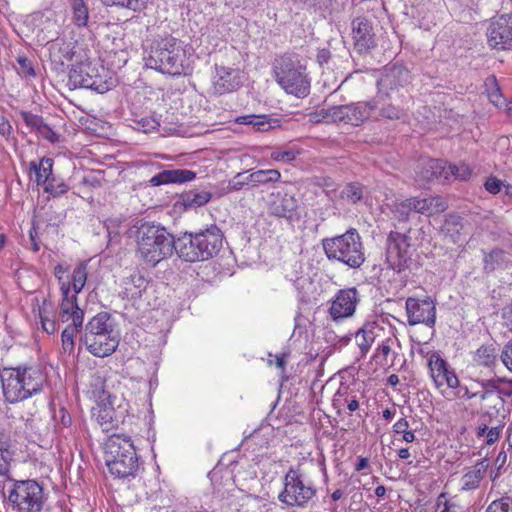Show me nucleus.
Returning <instances> with one entry per match:
<instances>
[{
	"label": "nucleus",
	"instance_id": "nucleus-18",
	"mask_svg": "<svg viewBox=\"0 0 512 512\" xmlns=\"http://www.w3.org/2000/svg\"><path fill=\"white\" fill-rule=\"evenodd\" d=\"M426 167L427 172H431V177L445 181H466L472 175V169L465 163L452 164L439 159H430Z\"/></svg>",
	"mask_w": 512,
	"mask_h": 512
},
{
	"label": "nucleus",
	"instance_id": "nucleus-58",
	"mask_svg": "<svg viewBox=\"0 0 512 512\" xmlns=\"http://www.w3.org/2000/svg\"><path fill=\"white\" fill-rule=\"evenodd\" d=\"M504 186V182L495 176H490L484 182V187L490 194H498Z\"/></svg>",
	"mask_w": 512,
	"mask_h": 512
},
{
	"label": "nucleus",
	"instance_id": "nucleus-59",
	"mask_svg": "<svg viewBox=\"0 0 512 512\" xmlns=\"http://www.w3.org/2000/svg\"><path fill=\"white\" fill-rule=\"evenodd\" d=\"M37 133L45 140L50 143L59 142V135L46 123L44 122Z\"/></svg>",
	"mask_w": 512,
	"mask_h": 512
},
{
	"label": "nucleus",
	"instance_id": "nucleus-11",
	"mask_svg": "<svg viewBox=\"0 0 512 512\" xmlns=\"http://www.w3.org/2000/svg\"><path fill=\"white\" fill-rule=\"evenodd\" d=\"M405 97H397L394 93L377 91L376 96L369 100L371 118L377 120L406 121L408 112Z\"/></svg>",
	"mask_w": 512,
	"mask_h": 512
},
{
	"label": "nucleus",
	"instance_id": "nucleus-22",
	"mask_svg": "<svg viewBox=\"0 0 512 512\" xmlns=\"http://www.w3.org/2000/svg\"><path fill=\"white\" fill-rule=\"evenodd\" d=\"M358 302L359 293L355 287L340 290L331 304V317L339 320L352 316Z\"/></svg>",
	"mask_w": 512,
	"mask_h": 512
},
{
	"label": "nucleus",
	"instance_id": "nucleus-43",
	"mask_svg": "<svg viewBox=\"0 0 512 512\" xmlns=\"http://www.w3.org/2000/svg\"><path fill=\"white\" fill-rule=\"evenodd\" d=\"M87 280V265L85 263L78 264L72 273L71 276V285L75 294H78L82 291L86 284Z\"/></svg>",
	"mask_w": 512,
	"mask_h": 512
},
{
	"label": "nucleus",
	"instance_id": "nucleus-20",
	"mask_svg": "<svg viewBox=\"0 0 512 512\" xmlns=\"http://www.w3.org/2000/svg\"><path fill=\"white\" fill-rule=\"evenodd\" d=\"M430 377L435 386L441 388L446 385L449 388L459 386V379L453 370H450L448 363L438 354L433 353L428 359Z\"/></svg>",
	"mask_w": 512,
	"mask_h": 512
},
{
	"label": "nucleus",
	"instance_id": "nucleus-33",
	"mask_svg": "<svg viewBox=\"0 0 512 512\" xmlns=\"http://www.w3.org/2000/svg\"><path fill=\"white\" fill-rule=\"evenodd\" d=\"M125 293L132 299H137L142 296V293L148 286L147 279L140 273H133L124 281Z\"/></svg>",
	"mask_w": 512,
	"mask_h": 512
},
{
	"label": "nucleus",
	"instance_id": "nucleus-8",
	"mask_svg": "<svg viewBox=\"0 0 512 512\" xmlns=\"http://www.w3.org/2000/svg\"><path fill=\"white\" fill-rule=\"evenodd\" d=\"M7 504L13 512H44V489L36 480H9Z\"/></svg>",
	"mask_w": 512,
	"mask_h": 512
},
{
	"label": "nucleus",
	"instance_id": "nucleus-21",
	"mask_svg": "<svg viewBox=\"0 0 512 512\" xmlns=\"http://www.w3.org/2000/svg\"><path fill=\"white\" fill-rule=\"evenodd\" d=\"M80 341L92 355L101 358L114 353L119 345V337L116 331L92 335V337L81 336Z\"/></svg>",
	"mask_w": 512,
	"mask_h": 512
},
{
	"label": "nucleus",
	"instance_id": "nucleus-38",
	"mask_svg": "<svg viewBox=\"0 0 512 512\" xmlns=\"http://www.w3.org/2000/svg\"><path fill=\"white\" fill-rule=\"evenodd\" d=\"M240 119L248 120V121H255V131L259 132H267L272 128L280 126V121L278 119L272 118L269 115H244L240 116Z\"/></svg>",
	"mask_w": 512,
	"mask_h": 512
},
{
	"label": "nucleus",
	"instance_id": "nucleus-60",
	"mask_svg": "<svg viewBox=\"0 0 512 512\" xmlns=\"http://www.w3.org/2000/svg\"><path fill=\"white\" fill-rule=\"evenodd\" d=\"M500 359L504 366L512 372V338L504 345Z\"/></svg>",
	"mask_w": 512,
	"mask_h": 512
},
{
	"label": "nucleus",
	"instance_id": "nucleus-19",
	"mask_svg": "<svg viewBox=\"0 0 512 512\" xmlns=\"http://www.w3.org/2000/svg\"><path fill=\"white\" fill-rule=\"evenodd\" d=\"M410 71L402 64L395 63L385 70L383 76L377 82L379 91L394 93L397 97H404L400 94V88H403L410 82Z\"/></svg>",
	"mask_w": 512,
	"mask_h": 512
},
{
	"label": "nucleus",
	"instance_id": "nucleus-55",
	"mask_svg": "<svg viewBox=\"0 0 512 512\" xmlns=\"http://www.w3.org/2000/svg\"><path fill=\"white\" fill-rule=\"evenodd\" d=\"M16 61L19 65L18 73L23 77H34L35 70L32 62L26 56H18Z\"/></svg>",
	"mask_w": 512,
	"mask_h": 512
},
{
	"label": "nucleus",
	"instance_id": "nucleus-31",
	"mask_svg": "<svg viewBox=\"0 0 512 512\" xmlns=\"http://www.w3.org/2000/svg\"><path fill=\"white\" fill-rule=\"evenodd\" d=\"M479 399L484 403L483 419L489 418L491 420L493 416L499 414L500 410L504 409V400H501V396L496 393L481 392Z\"/></svg>",
	"mask_w": 512,
	"mask_h": 512
},
{
	"label": "nucleus",
	"instance_id": "nucleus-41",
	"mask_svg": "<svg viewBox=\"0 0 512 512\" xmlns=\"http://www.w3.org/2000/svg\"><path fill=\"white\" fill-rule=\"evenodd\" d=\"M414 198L405 199L394 205L393 216L399 221L406 222L409 220L412 212H415Z\"/></svg>",
	"mask_w": 512,
	"mask_h": 512
},
{
	"label": "nucleus",
	"instance_id": "nucleus-26",
	"mask_svg": "<svg viewBox=\"0 0 512 512\" xmlns=\"http://www.w3.org/2000/svg\"><path fill=\"white\" fill-rule=\"evenodd\" d=\"M93 416H95L104 431H108L118 425L119 419L116 416L110 395L101 400L97 407L93 408Z\"/></svg>",
	"mask_w": 512,
	"mask_h": 512
},
{
	"label": "nucleus",
	"instance_id": "nucleus-64",
	"mask_svg": "<svg viewBox=\"0 0 512 512\" xmlns=\"http://www.w3.org/2000/svg\"><path fill=\"white\" fill-rule=\"evenodd\" d=\"M67 272V268H65L62 264H57L54 268V275L58 280V283L60 285V290H62V285L65 284L69 287H71V282L67 278H64V274Z\"/></svg>",
	"mask_w": 512,
	"mask_h": 512
},
{
	"label": "nucleus",
	"instance_id": "nucleus-48",
	"mask_svg": "<svg viewBox=\"0 0 512 512\" xmlns=\"http://www.w3.org/2000/svg\"><path fill=\"white\" fill-rule=\"evenodd\" d=\"M106 6H121L130 9L134 12L142 11L147 4L148 0H101Z\"/></svg>",
	"mask_w": 512,
	"mask_h": 512
},
{
	"label": "nucleus",
	"instance_id": "nucleus-5",
	"mask_svg": "<svg viewBox=\"0 0 512 512\" xmlns=\"http://www.w3.org/2000/svg\"><path fill=\"white\" fill-rule=\"evenodd\" d=\"M273 72L276 82L288 94L304 98L310 93L306 66L301 63L298 54L285 53L275 58Z\"/></svg>",
	"mask_w": 512,
	"mask_h": 512
},
{
	"label": "nucleus",
	"instance_id": "nucleus-30",
	"mask_svg": "<svg viewBox=\"0 0 512 512\" xmlns=\"http://www.w3.org/2000/svg\"><path fill=\"white\" fill-rule=\"evenodd\" d=\"M382 328L375 321H368L358 329L355 339L362 355H366Z\"/></svg>",
	"mask_w": 512,
	"mask_h": 512
},
{
	"label": "nucleus",
	"instance_id": "nucleus-13",
	"mask_svg": "<svg viewBox=\"0 0 512 512\" xmlns=\"http://www.w3.org/2000/svg\"><path fill=\"white\" fill-rule=\"evenodd\" d=\"M486 38L492 50H512V19L505 15L492 18L486 29Z\"/></svg>",
	"mask_w": 512,
	"mask_h": 512
},
{
	"label": "nucleus",
	"instance_id": "nucleus-36",
	"mask_svg": "<svg viewBox=\"0 0 512 512\" xmlns=\"http://www.w3.org/2000/svg\"><path fill=\"white\" fill-rule=\"evenodd\" d=\"M497 353L493 344L482 345L474 353L473 361L484 367H491L496 363Z\"/></svg>",
	"mask_w": 512,
	"mask_h": 512
},
{
	"label": "nucleus",
	"instance_id": "nucleus-62",
	"mask_svg": "<svg viewBox=\"0 0 512 512\" xmlns=\"http://www.w3.org/2000/svg\"><path fill=\"white\" fill-rule=\"evenodd\" d=\"M430 206V215L441 213L447 209L446 202L440 196H431Z\"/></svg>",
	"mask_w": 512,
	"mask_h": 512
},
{
	"label": "nucleus",
	"instance_id": "nucleus-12",
	"mask_svg": "<svg viewBox=\"0 0 512 512\" xmlns=\"http://www.w3.org/2000/svg\"><path fill=\"white\" fill-rule=\"evenodd\" d=\"M319 115L326 122L344 123L359 126L371 118V107L369 101H359L345 105L322 108Z\"/></svg>",
	"mask_w": 512,
	"mask_h": 512
},
{
	"label": "nucleus",
	"instance_id": "nucleus-54",
	"mask_svg": "<svg viewBox=\"0 0 512 512\" xmlns=\"http://www.w3.org/2000/svg\"><path fill=\"white\" fill-rule=\"evenodd\" d=\"M75 328H65L61 335L62 349L65 353L71 354L74 350Z\"/></svg>",
	"mask_w": 512,
	"mask_h": 512
},
{
	"label": "nucleus",
	"instance_id": "nucleus-25",
	"mask_svg": "<svg viewBox=\"0 0 512 512\" xmlns=\"http://www.w3.org/2000/svg\"><path fill=\"white\" fill-rule=\"evenodd\" d=\"M196 173L188 169L163 170L154 175L149 183L151 186H160L164 184H182L194 180Z\"/></svg>",
	"mask_w": 512,
	"mask_h": 512
},
{
	"label": "nucleus",
	"instance_id": "nucleus-9",
	"mask_svg": "<svg viewBox=\"0 0 512 512\" xmlns=\"http://www.w3.org/2000/svg\"><path fill=\"white\" fill-rule=\"evenodd\" d=\"M109 71L103 66L85 60L72 65L69 71V85L105 93L115 86V80L108 77Z\"/></svg>",
	"mask_w": 512,
	"mask_h": 512
},
{
	"label": "nucleus",
	"instance_id": "nucleus-56",
	"mask_svg": "<svg viewBox=\"0 0 512 512\" xmlns=\"http://www.w3.org/2000/svg\"><path fill=\"white\" fill-rule=\"evenodd\" d=\"M69 320H71L72 323L66 328H75V332H79L83 325L84 311L79 308L78 310L65 317L63 321Z\"/></svg>",
	"mask_w": 512,
	"mask_h": 512
},
{
	"label": "nucleus",
	"instance_id": "nucleus-10",
	"mask_svg": "<svg viewBox=\"0 0 512 512\" xmlns=\"http://www.w3.org/2000/svg\"><path fill=\"white\" fill-rule=\"evenodd\" d=\"M410 241L409 236L396 231H391L387 237L386 261L398 274L412 269L414 249Z\"/></svg>",
	"mask_w": 512,
	"mask_h": 512
},
{
	"label": "nucleus",
	"instance_id": "nucleus-44",
	"mask_svg": "<svg viewBox=\"0 0 512 512\" xmlns=\"http://www.w3.org/2000/svg\"><path fill=\"white\" fill-rule=\"evenodd\" d=\"M340 197L351 204H356L363 198V186L360 183H349L341 191Z\"/></svg>",
	"mask_w": 512,
	"mask_h": 512
},
{
	"label": "nucleus",
	"instance_id": "nucleus-35",
	"mask_svg": "<svg viewBox=\"0 0 512 512\" xmlns=\"http://www.w3.org/2000/svg\"><path fill=\"white\" fill-rule=\"evenodd\" d=\"M252 174L250 181L253 182V188L274 184L281 179V173L277 169H260L252 171Z\"/></svg>",
	"mask_w": 512,
	"mask_h": 512
},
{
	"label": "nucleus",
	"instance_id": "nucleus-15",
	"mask_svg": "<svg viewBox=\"0 0 512 512\" xmlns=\"http://www.w3.org/2000/svg\"><path fill=\"white\" fill-rule=\"evenodd\" d=\"M351 30L353 46L357 53L368 54L377 46L373 23L368 18L363 16L354 18L351 22Z\"/></svg>",
	"mask_w": 512,
	"mask_h": 512
},
{
	"label": "nucleus",
	"instance_id": "nucleus-3",
	"mask_svg": "<svg viewBox=\"0 0 512 512\" xmlns=\"http://www.w3.org/2000/svg\"><path fill=\"white\" fill-rule=\"evenodd\" d=\"M144 59L147 67L163 74L179 76L190 71L183 42L171 35L155 40Z\"/></svg>",
	"mask_w": 512,
	"mask_h": 512
},
{
	"label": "nucleus",
	"instance_id": "nucleus-16",
	"mask_svg": "<svg viewBox=\"0 0 512 512\" xmlns=\"http://www.w3.org/2000/svg\"><path fill=\"white\" fill-rule=\"evenodd\" d=\"M267 210L269 215L286 219L289 222H295L301 218L298 199L288 193H271Z\"/></svg>",
	"mask_w": 512,
	"mask_h": 512
},
{
	"label": "nucleus",
	"instance_id": "nucleus-2",
	"mask_svg": "<svg viewBox=\"0 0 512 512\" xmlns=\"http://www.w3.org/2000/svg\"><path fill=\"white\" fill-rule=\"evenodd\" d=\"M224 234L211 224L194 232H184L178 237L177 255L185 262H203L215 257L222 249Z\"/></svg>",
	"mask_w": 512,
	"mask_h": 512
},
{
	"label": "nucleus",
	"instance_id": "nucleus-37",
	"mask_svg": "<svg viewBox=\"0 0 512 512\" xmlns=\"http://www.w3.org/2000/svg\"><path fill=\"white\" fill-rule=\"evenodd\" d=\"M60 291L62 295V301L60 305L61 318L64 320L65 317L78 310L79 306L77 304V294H75V292L71 294V287L63 284L62 290Z\"/></svg>",
	"mask_w": 512,
	"mask_h": 512
},
{
	"label": "nucleus",
	"instance_id": "nucleus-51",
	"mask_svg": "<svg viewBox=\"0 0 512 512\" xmlns=\"http://www.w3.org/2000/svg\"><path fill=\"white\" fill-rule=\"evenodd\" d=\"M486 512H512V498L505 496L492 501Z\"/></svg>",
	"mask_w": 512,
	"mask_h": 512
},
{
	"label": "nucleus",
	"instance_id": "nucleus-17",
	"mask_svg": "<svg viewBox=\"0 0 512 512\" xmlns=\"http://www.w3.org/2000/svg\"><path fill=\"white\" fill-rule=\"evenodd\" d=\"M0 380L3 396L7 402L14 404L30 397L17 367L0 370Z\"/></svg>",
	"mask_w": 512,
	"mask_h": 512
},
{
	"label": "nucleus",
	"instance_id": "nucleus-49",
	"mask_svg": "<svg viewBox=\"0 0 512 512\" xmlns=\"http://www.w3.org/2000/svg\"><path fill=\"white\" fill-rule=\"evenodd\" d=\"M8 449L9 443L0 433V476H5L9 472L10 453Z\"/></svg>",
	"mask_w": 512,
	"mask_h": 512
},
{
	"label": "nucleus",
	"instance_id": "nucleus-6",
	"mask_svg": "<svg viewBox=\"0 0 512 512\" xmlns=\"http://www.w3.org/2000/svg\"><path fill=\"white\" fill-rule=\"evenodd\" d=\"M322 248L329 260L338 261L349 268H360L365 262L362 238L355 228L344 234L322 240Z\"/></svg>",
	"mask_w": 512,
	"mask_h": 512
},
{
	"label": "nucleus",
	"instance_id": "nucleus-46",
	"mask_svg": "<svg viewBox=\"0 0 512 512\" xmlns=\"http://www.w3.org/2000/svg\"><path fill=\"white\" fill-rule=\"evenodd\" d=\"M252 177V171L237 173L228 183L229 191H239L246 186L253 188V182L250 181Z\"/></svg>",
	"mask_w": 512,
	"mask_h": 512
},
{
	"label": "nucleus",
	"instance_id": "nucleus-52",
	"mask_svg": "<svg viewBox=\"0 0 512 512\" xmlns=\"http://www.w3.org/2000/svg\"><path fill=\"white\" fill-rule=\"evenodd\" d=\"M21 118L24 123L31 131H38L41 125L45 122L43 117L37 114H33L29 111H20Z\"/></svg>",
	"mask_w": 512,
	"mask_h": 512
},
{
	"label": "nucleus",
	"instance_id": "nucleus-24",
	"mask_svg": "<svg viewBox=\"0 0 512 512\" xmlns=\"http://www.w3.org/2000/svg\"><path fill=\"white\" fill-rule=\"evenodd\" d=\"M74 55L70 42L64 39H55L49 46V57L56 71L64 72L65 63L72 60Z\"/></svg>",
	"mask_w": 512,
	"mask_h": 512
},
{
	"label": "nucleus",
	"instance_id": "nucleus-40",
	"mask_svg": "<svg viewBox=\"0 0 512 512\" xmlns=\"http://www.w3.org/2000/svg\"><path fill=\"white\" fill-rule=\"evenodd\" d=\"M73 22L79 27L86 26L89 18L88 8L84 0H70Z\"/></svg>",
	"mask_w": 512,
	"mask_h": 512
},
{
	"label": "nucleus",
	"instance_id": "nucleus-63",
	"mask_svg": "<svg viewBox=\"0 0 512 512\" xmlns=\"http://www.w3.org/2000/svg\"><path fill=\"white\" fill-rule=\"evenodd\" d=\"M456 388H458V396L460 398H465V399H472V398H479V394L481 392H479V390H474L473 387H468V386H462L459 384V386H457Z\"/></svg>",
	"mask_w": 512,
	"mask_h": 512
},
{
	"label": "nucleus",
	"instance_id": "nucleus-23",
	"mask_svg": "<svg viewBox=\"0 0 512 512\" xmlns=\"http://www.w3.org/2000/svg\"><path fill=\"white\" fill-rule=\"evenodd\" d=\"M217 74L214 80L215 92L219 95L231 93L242 86V75L238 69L229 67H217Z\"/></svg>",
	"mask_w": 512,
	"mask_h": 512
},
{
	"label": "nucleus",
	"instance_id": "nucleus-27",
	"mask_svg": "<svg viewBox=\"0 0 512 512\" xmlns=\"http://www.w3.org/2000/svg\"><path fill=\"white\" fill-rule=\"evenodd\" d=\"M20 370L21 379L29 393V396H33L39 393L46 381V376L41 368L30 366V367H17Z\"/></svg>",
	"mask_w": 512,
	"mask_h": 512
},
{
	"label": "nucleus",
	"instance_id": "nucleus-28",
	"mask_svg": "<svg viewBox=\"0 0 512 512\" xmlns=\"http://www.w3.org/2000/svg\"><path fill=\"white\" fill-rule=\"evenodd\" d=\"M488 462L486 459L478 461L474 466L467 469L461 477V490L472 491L479 488L481 481L484 479Z\"/></svg>",
	"mask_w": 512,
	"mask_h": 512
},
{
	"label": "nucleus",
	"instance_id": "nucleus-1",
	"mask_svg": "<svg viewBox=\"0 0 512 512\" xmlns=\"http://www.w3.org/2000/svg\"><path fill=\"white\" fill-rule=\"evenodd\" d=\"M137 254L150 267H155L177 253L176 239L166 227L155 222H143L136 230Z\"/></svg>",
	"mask_w": 512,
	"mask_h": 512
},
{
	"label": "nucleus",
	"instance_id": "nucleus-50",
	"mask_svg": "<svg viewBox=\"0 0 512 512\" xmlns=\"http://www.w3.org/2000/svg\"><path fill=\"white\" fill-rule=\"evenodd\" d=\"M299 151L294 149L274 148L270 154V158L276 162L291 163L296 159Z\"/></svg>",
	"mask_w": 512,
	"mask_h": 512
},
{
	"label": "nucleus",
	"instance_id": "nucleus-45",
	"mask_svg": "<svg viewBox=\"0 0 512 512\" xmlns=\"http://www.w3.org/2000/svg\"><path fill=\"white\" fill-rule=\"evenodd\" d=\"M54 161L51 158L43 157L40 159L39 163L35 161H31L29 163V170L30 171H36L38 170L41 172L42 176L44 177V180H48V182L51 180V178H54L52 168H53Z\"/></svg>",
	"mask_w": 512,
	"mask_h": 512
},
{
	"label": "nucleus",
	"instance_id": "nucleus-53",
	"mask_svg": "<svg viewBox=\"0 0 512 512\" xmlns=\"http://www.w3.org/2000/svg\"><path fill=\"white\" fill-rule=\"evenodd\" d=\"M437 507L440 512H463V508L452 500L446 499V494L441 493L437 499Z\"/></svg>",
	"mask_w": 512,
	"mask_h": 512
},
{
	"label": "nucleus",
	"instance_id": "nucleus-42",
	"mask_svg": "<svg viewBox=\"0 0 512 512\" xmlns=\"http://www.w3.org/2000/svg\"><path fill=\"white\" fill-rule=\"evenodd\" d=\"M485 91L491 103L495 106L502 104V94L498 85L497 79L494 75H490L484 82Z\"/></svg>",
	"mask_w": 512,
	"mask_h": 512
},
{
	"label": "nucleus",
	"instance_id": "nucleus-32",
	"mask_svg": "<svg viewBox=\"0 0 512 512\" xmlns=\"http://www.w3.org/2000/svg\"><path fill=\"white\" fill-rule=\"evenodd\" d=\"M212 197L211 192L207 190L191 189L181 194L182 204L186 208H196L207 204Z\"/></svg>",
	"mask_w": 512,
	"mask_h": 512
},
{
	"label": "nucleus",
	"instance_id": "nucleus-4",
	"mask_svg": "<svg viewBox=\"0 0 512 512\" xmlns=\"http://www.w3.org/2000/svg\"><path fill=\"white\" fill-rule=\"evenodd\" d=\"M104 460L112 476L133 479L139 470V458L129 436L113 434L104 444Z\"/></svg>",
	"mask_w": 512,
	"mask_h": 512
},
{
	"label": "nucleus",
	"instance_id": "nucleus-34",
	"mask_svg": "<svg viewBox=\"0 0 512 512\" xmlns=\"http://www.w3.org/2000/svg\"><path fill=\"white\" fill-rule=\"evenodd\" d=\"M483 252V272L489 274L498 268H502L505 263L506 253L504 250L495 248L490 252Z\"/></svg>",
	"mask_w": 512,
	"mask_h": 512
},
{
	"label": "nucleus",
	"instance_id": "nucleus-39",
	"mask_svg": "<svg viewBox=\"0 0 512 512\" xmlns=\"http://www.w3.org/2000/svg\"><path fill=\"white\" fill-rule=\"evenodd\" d=\"M502 429L503 425H497L489 428L488 424L484 421L477 426L475 434L478 439L483 438L487 445H492L498 441Z\"/></svg>",
	"mask_w": 512,
	"mask_h": 512
},
{
	"label": "nucleus",
	"instance_id": "nucleus-61",
	"mask_svg": "<svg viewBox=\"0 0 512 512\" xmlns=\"http://www.w3.org/2000/svg\"><path fill=\"white\" fill-rule=\"evenodd\" d=\"M413 198H414V203H415V205H414L415 212L430 215L431 196L427 197V198H418V197H413Z\"/></svg>",
	"mask_w": 512,
	"mask_h": 512
},
{
	"label": "nucleus",
	"instance_id": "nucleus-14",
	"mask_svg": "<svg viewBox=\"0 0 512 512\" xmlns=\"http://www.w3.org/2000/svg\"><path fill=\"white\" fill-rule=\"evenodd\" d=\"M407 322L410 326L425 324L432 328L436 323V305L430 297H408L405 303Z\"/></svg>",
	"mask_w": 512,
	"mask_h": 512
},
{
	"label": "nucleus",
	"instance_id": "nucleus-57",
	"mask_svg": "<svg viewBox=\"0 0 512 512\" xmlns=\"http://www.w3.org/2000/svg\"><path fill=\"white\" fill-rule=\"evenodd\" d=\"M504 382L501 378L489 379V380H481L477 382L478 385L481 386V390L479 392H487V393H496L500 384Z\"/></svg>",
	"mask_w": 512,
	"mask_h": 512
},
{
	"label": "nucleus",
	"instance_id": "nucleus-47",
	"mask_svg": "<svg viewBox=\"0 0 512 512\" xmlns=\"http://www.w3.org/2000/svg\"><path fill=\"white\" fill-rule=\"evenodd\" d=\"M69 191V185L61 178H51L44 187V192L49 193L52 197H60Z\"/></svg>",
	"mask_w": 512,
	"mask_h": 512
},
{
	"label": "nucleus",
	"instance_id": "nucleus-29",
	"mask_svg": "<svg viewBox=\"0 0 512 512\" xmlns=\"http://www.w3.org/2000/svg\"><path fill=\"white\" fill-rule=\"evenodd\" d=\"M115 331L111 315L107 312H100L92 317L84 327L82 336L92 337L108 332Z\"/></svg>",
	"mask_w": 512,
	"mask_h": 512
},
{
	"label": "nucleus",
	"instance_id": "nucleus-7",
	"mask_svg": "<svg viewBox=\"0 0 512 512\" xmlns=\"http://www.w3.org/2000/svg\"><path fill=\"white\" fill-rule=\"evenodd\" d=\"M316 495V485L303 464L290 466L283 477V489L278 500L287 507L305 508Z\"/></svg>",
	"mask_w": 512,
	"mask_h": 512
}]
</instances>
